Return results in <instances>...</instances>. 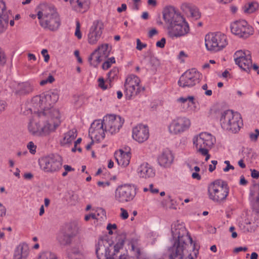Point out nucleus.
I'll return each mask as SVG.
<instances>
[{
  "label": "nucleus",
  "instance_id": "1",
  "mask_svg": "<svg viewBox=\"0 0 259 259\" xmlns=\"http://www.w3.org/2000/svg\"><path fill=\"white\" fill-rule=\"evenodd\" d=\"M124 235H119L115 242L108 237L99 239L96 246V252L98 259H142L144 255L140 241L132 238L128 243V249L130 254L126 251V254H118L123 248L125 241Z\"/></svg>",
  "mask_w": 259,
  "mask_h": 259
},
{
  "label": "nucleus",
  "instance_id": "2",
  "mask_svg": "<svg viewBox=\"0 0 259 259\" xmlns=\"http://www.w3.org/2000/svg\"><path fill=\"white\" fill-rule=\"evenodd\" d=\"M51 118L41 113H34L28 125L29 133L34 136H47L54 132L61 122V116L57 110L51 112Z\"/></svg>",
  "mask_w": 259,
  "mask_h": 259
},
{
  "label": "nucleus",
  "instance_id": "3",
  "mask_svg": "<svg viewBox=\"0 0 259 259\" xmlns=\"http://www.w3.org/2000/svg\"><path fill=\"white\" fill-rule=\"evenodd\" d=\"M163 18L167 24V33L172 38L187 34L189 31L188 23L174 7H165L162 12Z\"/></svg>",
  "mask_w": 259,
  "mask_h": 259
},
{
  "label": "nucleus",
  "instance_id": "4",
  "mask_svg": "<svg viewBox=\"0 0 259 259\" xmlns=\"http://www.w3.org/2000/svg\"><path fill=\"white\" fill-rule=\"evenodd\" d=\"M37 16L40 25L45 30L55 31L61 25L60 16L56 10L47 5L39 6Z\"/></svg>",
  "mask_w": 259,
  "mask_h": 259
},
{
  "label": "nucleus",
  "instance_id": "5",
  "mask_svg": "<svg viewBox=\"0 0 259 259\" xmlns=\"http://www.w3.org/2000/svg\"><path fill=\"white\" fill-rule=\"evenodd\" d=\"M59 96L57 93L48 91L40 95L34 97L31 100L32 107L30 110L34 113H44L47 117L51 118V114L53 110H57L53 108V105L58 101Z\"/></svg>",
  "mask_w": 259,
  "mask_h": 259
},
{
  "label": "nucleus",
  "instance_id": "6",
  "mask_svg": "<svg viewBox=\"0 0 259 259\" xmlns=\"http://www.w3.org/2000/svg\"><path fill=\"white\" fill-rule=\"evenodd\" d=\"M192 143L196 153L205 156V160L207 161L210 156L209 150L215 143V137L207 132H201L193 137Z\"/></svg>",
  "mask_w": 259,
  "mask_h": 259
},
{
  "label": "nucleus",
  "instance_id": "7",
  "mask_svg": "<svg viewBox=\"0 0 259 259\" xmlns=\"http://www.w3.org/2000/svg\"><path fill=\"white\" fill-rule=\"evenodd\" d=\"M220 124L222 127L226 131L236 133L243 125L241 115L238 112L227 110L221 114Z\"/></svg>",
  "mask_w": 259,
  "mask_h": 259
},
{
  "label": "nucleus",
  "instance_id": "8",
  "mask_svg": "<svg viewBox=\"0 0 259 259\" xmlns=\"http://www.w3.org/2000/svg\"><path fill=\"white\" fill-rule=\"evenodd\" d=\"M207 191L208 198L212 201L218 203L225 201L229 192L227 185L221 180H215L210 184Z\"/></svg>",
  "mask_w": 259,
  "mask_h": 259
},
{
  "label": "nucleus",
  "instance_id": "9",
  "mask_svg": "<svg viewBox=\"0 0 259 259\" xmlns=\"http://www.w3.org/2000/svg\"><path fill=\"white\" fill-rule=\"evenodd\" d=\"M206 49L211 52H219L228 45L227 36L220 32L207 34L205 37Z\"/></svg>",
  "mask_w": 259,
  "mask_h": 259
},
{
  "label": "nucleus",
  "instance_id": "10",
  "mask_svg": "<svg viewBox=\"0 0 259 259\" xmlns=\"http://www.w3.org/2000/svg\"><path fill=\"white\" fill-rule=\"evenodd\" d=\"M190 120L185 116H178L171 120L168 125L169 133L173 136L181 135L190 127Z\"/></svg>",
  "mask_w": 259,
  "mask_h": 259
},
{
  "label": "nucleus",
  "instance_id": "11",
  "mask_svg": "<svg viewBox=\"0 0 259 259\" xmlns=\"http://www.w3.org/2000/svg\"><path fill=\"white\" fill-rule=\"evenodd\" d=\"M39 164L46 172H55L61 168L62 159L58 155L52 154L41 157L39 160Z\"/></svg>",
  "mask_w": 259,
  "mask_h": 259
},
{
  "label": "nucleus",
  "instance_id": "12",
  "mask_svg": "<svg viewBox=\"0 0 259 259\" xmlns=\"http://www.w3.org/2000/svg\"><path fill=\"white\" fill-rule=\"evenodd\" d=\"M140 82V78L136 75L127 76L124 82V94L127 99H131L141 92Z\"/></svg>",
  "mask_w": 259,
  "mask_h": 259
},
{
  "label": "nucleus",
  "instance_id": "13",
  "mask_svg": "<svg viewBox=\"0 0 259 259\" xmlns=\"http://www.w3.org/2000/svg\"><path fill=\"white\" fill-rule=\"evenodd\" d=\"M201 74L195 69H189L180 77L178 84L182 88L192 87L199 82Z\"/></svg>",
  "mask_w": 259,
  "mask_h": 259
},
{
  "label": "nucleus",
  "instance_id": "14",
  "mask_svg": "<svg viewBox=\"0 0 259 259\" xmlns=\"http://www.w3.org/2000/svg\"><path fill=\"white\" fill-rule=\"evenodd\" d=\"M105 131L111 134H114L119 131L124 120L121 116L114 114L105 116L103 120Z\"/></svg>",
  "mask_w": 259,
  "mask_h": 259
},
{
  "label": "nucleus",
  "instance_id": "15",
  "mask_svg": "<svg viewBox=\"0 0 259 259\" xmlns=\"http://www.w3.org/2000/svg\"><path fill=\"white\" fill-rule=\"evenodd\" d=\"M231 32L241 38H247L253 33V28L245 20L238 21L231 25Z\"/></svg>",
  "mask_w": 259,
  "mask_h": 259
},
{
  "label": "nucleus",
  "instance_id": "16",
  "mask_svg": "<svg viewBox=\"0 0 259 259\" xmlns=\"http://www.w3.org/2000/svg\"><path fill=\"white\" fill-rule=\"evenodd\" d=\"M135 195L134 186L129 184H124L117 188L115 197L118 201L125 202L133 200Z\"/></svg>",
  "mask_w": 259,
  "mask_h": 259
},
{
  "label": "nucleus",
  "instance_id": "17",
  "mask_svg": "<svg viewBox=\"0 0 259 259\" xmlns=\"http://www.w3.org/2000/svg\"><path fill=\"white\" fill-rule=\"evenodd\" d=\"M234 59L236 65L244 71L249 72L251 68L252 60L248 51H237L234 55Z\"/></svg>",
  "mask_w": 259,
  "mask_h": 259
},
{
  "label": "nucleus",
  "instance_id": "18",
  "mask_svg": "<svg viewBox=\"0 0 259 259\" xmlns=\"http://www.w3.org/2000/svg\"><path fill=\"white\" fill-rule=\"evenodd\" d=\"M104 29V25L100 20H95L90 28L88 34V42L95 45L100 38Z\"/></svg>",
  "mask_w": 259,
  "mask_h": 259
},
{
  "label": "nucleus",
  "instance_id": "19",
  "mask_svg": "<svg viewBox=\"0 0 259 259\" xmlns=\"http://www.w3.org/2000/svg\"><path fill=\"white\" fill-rule=\"evenodd\" d=\"M104 122L101 120H96L91 124L89 129V136L93 140L100 141L105 137V128Z\"/></svg>",
  "mask_w": 259,
  "mask_h": 259
},
{
  "label": "nucleus",
  "instance_id": "20",
  "mask_svg": "<svg viewBox=\"0 0 259 259\" xmlns=\"http://www.w3.org/2000/svg\"><path fill=\"white\" fill-rule=\"evenodd\" d=\"M149 133L147 126L139 124L133 128L132 137L139 143H143L149 138Z\"/></svg>",
  "mask_w": 259,
  "mask_h": 259
},
{
  "label": "nucleus",
  "instance_id": "21",
  "mask_svg": "<svg viewBox=\"0 0 259 259\" xmlns=\"http://www.w3.org/2000/svg\"><path fill=\"white\" fill-rule=\"evenodd\" d=\"M137 172L139 177L144 179L153 178L155 176V169L147 162H142L138 166Z\"/></svg>",
  "mask_w": 259,
  "mask_h": 259
},
{
  "label": "nucleus",
  "instance_id": "22",
  "mask_svg": "<svg viewBox=\"0 0 259 259\" xmlns=\"http://www.w3.org/2000/svg\"><path fill=\"white\" fill-rule=\"evenodd\" d=\"M174 156L168 149L164 150L157 158L158 164L162 167L168 168L173 163Z\"/></svg>",
  "mask_w": 259,
  "mask_h": 259
},
{
  "label": "nucleus",
  "instance_id": "23",
  "mask_svg": "<svg viewBox=\"0 0 259 259\" xmlns=\"http://www.w3.org/2000/svg\"><path fill=\"white\" fill-rule=\"evenodd\" d=\"M66 259H85V255L81 244L76 245L66 250Z\"/></svg>",
  "mask_w": 259,
  "mask_h": 259
},
{
  "label": "nucleus",
  "instance_id": "24",
  "mask_svg": "<svg viewBox=\"0 0 259 259\" xmlns=\"http://www.w3.org/2000/svg\"><path fill=\"white\" fill-rule=\"evenodd\" d=\"M177 101L181 103V106L187 111L196 112L198 108L194 96H189L186 97H180L177 99Z\"/></svg>",
  "mask_w": 259,
  "mask_h": 259
},
{
  "label": "nucleus",
  "instance_id": "25",
  "mask_svg": "<svg viewBox=\"0 0 259 259\" xmlns=\"http://www.w3.org/2000/svg\"><path fill=\"white\" fill-rule=\"evenodd\" d=\"M9 17L7 14L5 3L0 0V33L7 29L9 23Z\"/></svg>",
  "mask_w": 259,
  "mask_h": 259
},
{
  "label": "nucleus",
  "instance_id": "26",
  "mask_svg": "<svg viewBox=\"0 0 259 259\" xmlns=\"http://www.w3.org/2000/svg\"><path fill=\"white\" fill-rule=\"evenodd\" d=\"M72 9L78 13H83L89 9L90 0H70Z\"/></svg>",
  "mask_w": 259,
  "mask_h": 259
},
{
  "label": "nucleus",
  "instance_id": "27",
  "mask_svg": "<svg viewBox=\"0 0 259 259\" xmlns=\"http://www.w3.org/2000/svg\"><path fill=\"white\" fill-rule=\"evenodd\" d=\"M115 160L119 165L123 167L127 166L130 162L131 154L128 152H124L122 150L115 152Z\"/></svg>",
  "mask_w": 259,
  "mask_h": 259
},
{
  "label": "nucleus",
  "instance_id": "28",
  "mask_svg": "<svg viewBox=\"0 0 259 259\" xmlns=\"http://www.w3.org/2000/svg\"><path fill=\"white\" fill-rule=\"evenodd\" d=\"M76 235V231L73 230L71 232L62 231L58 235L57 240L63 245H66L71 243V238Z\"/></svg>",
  "mask_w": 259,
  "mask_h": 259
},
{
  "label": "nucleus",
  "instance_id": "29",
  "mask_svg": "<svg viewBox=\"0 0 259 259\" xmlns=\"http://www.w3.org/2000/svg\"><path fill=\"white\" fill-rule=\"evenodd\" d=\"M77 131L74 128L64 134L63 138L61 140L60 144L63 146H69L77 137Z\"/></svg>",
  "mask_w": 259,
  "mask_h": 259
},
{
  "label": "nucleus",
  "instance_id": "30",
  "mask_svg": "<svg viewBox=\"0 0 259 259\" xmlns=\"http://www.w3.org/2000/svg\"><path fill=\"white\" fill-rule=\"evenodd\" d=\"M28 247L26 244H19L15 251L14 259H26L28 254Z\"/></svg>",
  "mask_w": 259,
  "mask_h": 259
},
{
  "label": "nucleus",
  "instance_id": "31",
  "mask_svg": "<svg viewBox=\"0 0 259 259\" xmlns=\"http://www.w3.org/2000/svg\"><path fill=\"white\" fill-rule=\"evenodd\" d=\"M33 91V86L29 82H22L18 85L16 93L20 95H25Z\"/></svg>",
  "mask_w": 259,
  "mask_h": 259
},
{
  "label": "nucleus",
  "instance_id": "32",
  "mask_svg": "<svg viewBox=\"0 0 259 259\" xmlns=\"http://www.w3.org/2000/svg\"><path fill=\"white\" fill-rule=\"evenodd\" d=\"M103 60V59L100 56V54L96 50L92 53L89 58V61L90 64L94 67L97 66Z\"/></svg>",
  "mask_w": 259,
  "mask_h": 259
},
{
  "label": "nucleus",
  "instance_id": "33",
  "mask_svg": "<svg viewBox=\"0 0 259 259\" xmlns=\"http://www.w3.org/2000/svg\"><path fill=\"white\" fill-rule=\"evenodd\" d=\"M95 50L98 52V53L100 54V56L104 60L109 55L110 48L109 47L108 44H105L99 46Z\"/></svg>",
  "mask_w": 259,
  "mask_h": 259
},
{
  "label": "nucleus",
  "instance_id": "34",
  "mask_svg": "<svg viewBox=\"0 0 259 259\" xmlns=\"http://www.w3.org/2000/svg\"><path fill=\"white\" fill-rule=\"evenodd\" d=\"M258 7V4L256 2H252L245 5L243 7L244 12L246 13H252Z\"/></svg>",
  "mask_w": 259,
  "mask_h": 259
},
{
  "label": "nucleus",
  "instance_id": "35",
  "mask_svg": "<svg viewBox=\"0 0 259 259\" xmlns=\"http://www.w3.org/2000/svg\"><path fill=\"white\" fill-rule=\"evenodd\" d=\"M93 213L96 215V218H95L96 220L102 221H104L106 218V212L105 210L101 208H98Z\"/></svg>",
  "mask_w": 259,
  "mask_h": 259
},
{
  "label": "nucleus",
  "instance_id": "36",
  "mask_svg": "<svg viewBox=\"0 0 259 259\" xmlns=\"http://www.w3.org/2000/svg\"><path fill=\"white\" fill-rule=\"evenodd\" d=\"M190 16L194 19H198L200 17V14L198 9L194 7L191 6L188 8Z\"/></svg>",
  "mask_w": 259,
  "mask_h": 259
},
{
  "label": "nucleus",
  "instance_id": "37",
  "mask_svg": "<svg viewBox=\"0 0 259 259\" xmlns=\"http://www.w3.org/2000/svg\"><path fill=\"white\" fill-rule=\"evenodd\" d=\"M118 72L119 71L117 68H113L108 73V79L110 81H111L116 78L118 76Z\"/></svg>",
  "mask_w": 259,
  "mask_h": 259
},
{
  "label": "nucleus",
  "instance_id": "38",
  "mask_svg": "<svg viewBox=\"0 0 259 259\" xmlns=\"http://www.w3.org/2000/svg\"><path fill=\"white\" fill-rule=\"evenodd\" d=\"M115 63V58L112 57L108 58L102 64V68L104 70H107L113 64Z\"/></svg>",
  "mask_w": 259,
  "mask_h": 259
},
{
  "label": "nucleus",
  "instance_id": "39",
  "mask_svg": "<svg viewBox=\"0 0 259 259\" xmlns=\"http://www.w3.org/2000/svg\"><path fill=\"white\" fill-rule=\"evenodd\" d=\"M6 62V57L3 50L0 47V66H3Z\"/></svg>",
  "mask_w": 259,
  "mask_h": 259
},
{
  "label": "nucleus",
  "instance_id": "40",
  "mask_svg": "<svg viewBox=\"0 0 259 259\" xmlns=\"http://www.w3.org/2000/svg\"><path fill=\"white\" fill-rule=\"evenodd\" d=\"M80 23L78 21L76 22V29L75 32V35L78 38L81 39L82 34L80 30Z\"/></svg>",
  "mask_w": 259,
  "mask_h": 259
},
{
  "label": "nucleus",
  "instance_id": "41",
  "mask_svg": "<svg viewBox=\"0 0 259 259\" xmlns=\"http://www.w3.org/2000/svg\"><path fill=\"white\" fill-rule=\"evenodd\" d=\"M259 136V130L258 129L255 130L254 132L249 134V138L252 141H256Z\"/></svg>",
  "mask_w": 259,
  "mask_h": 259
},
{
  "label": "nucleus",
  "instance_id": "42",
  "mask_svg": "<svg viewBox=\"0 0 259 259\" xmlns=\"http://www.w3.org/2000/svg\"><path fill=\"white\" fill-rule=\"evenodd\" d=\"M42 255L45 259H57L56 255L51 252H46L42 253Z\"/></svg>",
  "mask_w": 259,
  "mask_h": 259
},
{
  "label": "nucleus",
  "instance_id": "43",
  "mask_svg": "<svg viewBox=\"0 0 259 259\" xmlns=\"http://www.w3.org/2000/svg\"><path fill=\"white\" fill-rule=\"evenodd\" d=\"M27 148L31 154H34L36 152V146L32 142H29L27 144Z\"/></svg>",
  "mask_w": 259,
  "mask_h": 259
},
{
  "label": "nucleus",
  "instance_id": "44",
  "mask_svg": "<svg viewBox=\"0 0 259 259\" xmlns=\"http://www.w3.org/2000/svg\"><path fill=\"white\" fill-rule=\"evenodd\" d=\"M136 41V49L138 50L141 51L143 49L147 47V45L146 44L142 43L139 38L137 39Z\"/></svg>",
  "mask_w": 259,
  "mask_h": 259
},
{
  "label": "nucleus",
  "instance_id": "45",
  "mask_svg": "<svg viewBox=\"0 0 259 259\" xmlns=\"http://www.w3.org/2000/svg\"><path fill=\"white\" fill-rule=\"evenodd\" d=\"M188 57V55L185 53V52L183 51H181L180 52L178 58L180 60L181 62H184L185 59Z\"/></svg>",
  "mask_w": 259,
  "mask_h": 259
},
{
  "label": "nucleus",
  "instance_id": "46",
  "mask_svg": "<svg viewBox=\"0 0 259 259\" xmlns=\"http://www.w3.org/2000/svg\"><path fill=\"white\" fill-rule=\"evenodd\" d=\"M41 54L44 57V61L48 62L50 59V55L48 54V50L47 49L42 50Z\"/></svg>",
  "mask_w": 259,
  "mask_h": 259
},
{
  "label": "nucleus",
  "instance_id": "47",
  "mask_svg": "<svg viewBox=\"0 0 259 259\" xmlns=\"http://www.w3.org/2000/svg\"><path fill=\"white\" fill-rule=\"evenodd\" d=\"M166 40L165 38L163 37L159 41H157L156 46L157 47L160 48H163L165 44Z\"/></svg>",
  "mask_w": 259,
  "mask_h": 259
},
{
  "label": "nucleus",
  "instance_id": "48",
  "mask_svg": "<svg viewBox=\"0 0 259 259\" xmlns=\"http://www.w3.org/2000/svg\"><path fill=\"white\" fill-rule=\"evenodd\" d=\"M73 230H75L76 231V233H77V229H76L75 225L69 224L66 226L65 229L63 231L71 232Z\"/></svg>",
  "mask_w": 259,
  "mask_h": 259
},
{
  "label": "nucleus",
  "instance_id": "49",
  "mask_svg": "<svg viewBox=\"0 0 259 259\" xmlns=\"http://www.w3.org/2000/svg\"><path fill=\"white\" fill-rule=\"evenodd\" d=\"M120 217L123 220L127 219L128 217V213L127 211L123 208H120Z\"/></svg>",
  "mask_w": 259,
  "mask_h": 259
},
{
  "label": "nucleus",
  "instance_id": "50",
  "mask_svg": "<svg viewBox=\"0 0 259 259\" xmlns=\"http://www.w3.org/2000/svg\"><path fill=\"white\" fill-rule=\"evenodd\" d=\"M224 163L227 165V166L223 169L224 171L227 172L230 169H234V167L231 165L230 163V161L228 160L225 161Z\"/></svg>",
  "mask_w": 259,
  "mask_h": 259
},
{
  "label": "nucleus",
  "instance_id": "51",
  "mask_svg": "<svg viewBox=\"0 0 259 259\" xmlns=\"http://www.w3.org/2000/svg\"><path fill=\"white\" fill-rule=\"evenodd\" d=\"M99 86L104 89L105 90L107 89V87L104 85V80L102 78H99L98 79Z\"/></svg>",
  "mask_w": 259,
  "mask_h": 259
},
{
  "label": "nucleus",
  "instance_id": "52",
  "mask_svg": "<svg viewBox=\"0 0 259 259\" xmlns=\"http://www.w3.org/2000/svg\"><path fill=\"white\" fill-rule=\"evenodd\" d=\"M251 176L253 178L257 179L259 177V171L255 169L251 170Z\"/></svg>",
  "mask_w": 259,
  "mask_h": 259
},
{
  "label": "nucleus",
  "instance_id": "53",
  "mask_svg": "<svg viewBox=\"0 0 259 259\" xmlns=\"http://www.w3.org/2000/svg\"><path fill=\"white\" fill-rule=\"evenodd\" d=\"M0 207H1L0 217H3L6 214V209L1 202H0Z\"/></svg>",
  "mask_w": 259,
  "mask_h": 259
},
{
  "label": "nucleus",
  "instance_id": "54",
  "mask_svg": "<svg viewBox=\"0 0 259 259\" xmlns=\"http://www.w3.org/2000/svg\"><path fill=\"white\" fill-rule=\"evenodd\" d=\"M247 250V248L246 247H239L235 248L234 251L236 253H238L240 251H246Z\"/></svg>",
  "mask_w": 259,
  "mask_h": 259
},
{
  "label": "nucleus",
  "instance_id": "55",
  "mask_svg": "<svg viewBox=\"0 0 259 259\" xmlns=\"http://www.w3.org/2000/svg\"><path fill=\"white\" fill-rule=\"evenodd\" d=\"M98 185L100 187H102L103 188H105L107 186H109L110 185V183L109 182H101L99 181L97 183Z\"/></svg>",
  "mask_w": 259,
  "mask_h": 259
},
{
  "label": "nucleus",
  "instance_id": "56",
  "mask_svg": "<svg viewBox=\"0 0 259 259\" xmlns=\"http://www.w3.org/2000/svg\"><path fill=\"white\" fill-rule=\"evenodd\" d=\"M149 191L152 193H157L158 192V189L157 188H154L152 184L149 185Z\"/></svg>",
  "mask_w": 259,
  "mask_h": 259
},
{
  "label": "nucleus",
  "instance_id": "57",
  "mask_svg": "<svg viewBox=\"0 0 259 259\" xmlns=\"http://www.w3.org/2000/svg\"><path fill=\"white\" fill-rule=\"evenodd\" d=\"M126 9V5L125 4H122L120 7H118L117 8V10L119 13H121L123 11H125Z\"/></svg>",
  "mask_w": 259,
  "mask_h": 259
},
{
  "label": "nucleus",
  "instance_id": "58",
  "mask_svg": "<svg viewBox=\"0 0 259 259\" xmlns=\"http://www.w3.org/2000/svg\"><path fill=\"white\" fill-rule=\"evenodd\" d=\"M235 228L233 226L231 227L229 229V230L231 232H232V237L233 238L237 237V234L236 232L234 231Z\"/></svg>",
  "mask_w": 259,
  "mask_h": 259
},
{
  "label": "nucleus",
  "instance_id": "59",
  "mask_svg": "<svg viewBox=\"0 0 259 259\" xmlns=\"http://www.w3.org/2000/svg\"><path fill=\"white\" fill-rule=\"evenodd\" d=\"M157 33V31L155 29H152L149 31L148 36L149 37H153L154 35Z\"/></svg>",
  "mask_w": 259,
  "mask_h": 259
},
{
  "label": "nucleus",
  "instance_id": "60",
  "mask_svg": "<svg viewBox=\"0 0 259 259\" xmlns=\"http://www.w3.org/2000/svg\"><path fill=\"white\" fill-rule=\"evenodd\" d=\"M239 183H240V184L241 185H243V186L246 185L247 184V182L245 180V179L244 176H242L240 177V180Z\"/></svg>",
  "mask_w": 259,
  "mask_h": 259
},
{
  "label": "nucleus",
  "instance_id": "61",
  "mask_svg": "<svg viewBox=\"0 0 259 259\" xmlns=\"http://www.w3.org/2000/svg\"><path fill=\"white\" fill-rule=\"evenodd\" d=\"M192 177L194 179L200 180L201 179V176L196 172H193L192 174Z\"/></svg>",
  "mask_w": 259,
  "mask_h": 259
},
{
  "label": "nucleus",
  "instance_id": "62",
  "mask_svg": "<svg viewBox=\"0 0 259 259\" xmlns=\"http://www.w3.org/2000/svg\"><path fill=\"white\" fill-rule=\"evenodd\" d=\"M6 103L4 101H0V113L4 111L6 107Z\"/></svg>",
  "mask_w": 259,
  "mask_h": 259
},
{
  "label": "nucleus",
  "instance_id": "63",
  "mask_svg": "<svg viewBox=\"0 0 259 259\" xmlns=\"http://www.w3.org/2000/svg\"><path fill=\"white\" fill-rule=\"evenodd\" d=\"M91 218H92L93 219H95L96 218L95 214H94L93 213H92L89 215H87L85 216L84 219L85 221H89Z\"/></svg>",
  "mask_w": 259,
  "mask_h": 259
},
{
  "label": "nucleus",
  "instance_id": "64",
  "mask_svg": "<svg viewBox=\"0 0 259 259\" xmlns=\"http://www.w3.org/2000/svg\"><path fill=\"white\" fill-rule=\"evenodd\" d=\"M32 177L33 175L30 172L26 173L24 175V178L27 180H30Z\"/></svg>",
  "mask_w": 259,
  "mask_h": 259
}]
</instances>
